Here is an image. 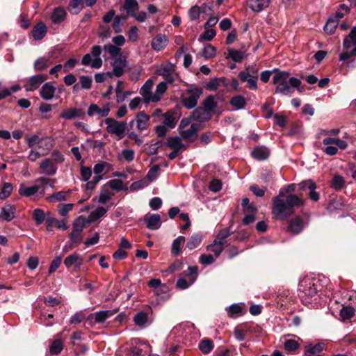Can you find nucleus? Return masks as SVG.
<instances>
[{"label": "nucleus", "instance_id": "f257e3e1", "mask_svg": "<svg viewBox=\"0 0 356 356\" xmlns=\"http://www.w3.org/2000/svg\"><path fill=\"white\" fill-rule=\"evenodd\" d=\"M294 191L295 186L289 184L285 188L280 190L279 195L273 198L272 213L276 219L286 220L294 213L296 207L304 204V200L296 195L289 194L285 196V193H291Z\"/></svg>", "mask_w": 356, "mask_h": 356}, {"label": "nucleus", "instance_id": "f03ea898", "mask_svg": "<svg viewBox=\"0 0 356 356\" xmlns=\"http://www.w3.org/2000/svg\"><path fill=\"white\" fill-rule=\"evenodd\" d=\"M273 72L275 73L273 83L276 86L275 93L284 95H289L291 92L290 86L297 88L300 92L304 90L302 88H300V80L295 77H289V72L281 71L279 69H274Z\"/></svg>", "mask_w": 356, "mask_h": 356}, {"label": "nucleus", "instance_id": "7ed1b4c3", "mask_svg": "<svg viewBox=\"0 0 356 356\" xmlns=\"http://www.w3.org/2000/svg\"><path fill=\"white\" fill-rule=\"evenodd\" d=\"M345 51L339 56L340 60H346L356 56V26L353 27L348 35L344 39Z\"/></svg>", "mask_w": 356, "mask_h": 356}, {"label": "nucleus", "instance_id": "20e7f679", "mask_svg": "<svg viewBox=\"0 0 356 356\" xmlns=\"http://www.w3.org/2000/svg\"><path fill=\"white\" fill-rule=\"evenodd\" d=\"M102 47L95 45L91 48L90 53L83 56L81 63L83 65H90L92 68L99 69L102 65V60L100 57Z\"/></svg>", "mask_w": 356, "mask_h": 356}, {"label": "nucleus", "instance_id": "39448f33", "mask_svg": "<svg viewBox=\"0 0 356 356\" xmlns=\"http://www.w3.org/2000/svg\"><path fill=\"white\" fill-rule=\"evenodd\" d=\"M106 131L111 135H115L118 140L122 139L125 136L127 123L125 121H118L111 118H106Z\"/></svg>", "mask_w": 356, "mask_h": 356}, {"label": "nucleus", "instance_id": "423d86ee", "mask_svg": "<svg viewBox=\"0 0 356 356\" xmlns=\"http://www.w3.org/2000/svg\"><path fill=\"white\" fill-rule=\"evenodd\" d=\"M203 93L202 88L191 86L186 91V95L181 97V102L184 106L188 109L193 108L197 104V100Z\"/></svg>", "mask_w": 356, "mask_h": 356}, {"label": "nucleus", "instance_id": "0eeeda50", "mask_svg": "<svg viewBox=\"0 0 356 356\" xmlns=\"http://www.w3.org/2000/svg\"><path fill=\"white\" fill-rule=\"evenodd\" d=\"M127 61L125 56L120 55L118 58H115L111 64L113 70L107 72L106 73V76L108 78L122 76L124 73V68L127 67Z\"/></svg>", "mask_w": 356, "mask_h": 356}, {"label": "nucleus", "instance_id": "6e6552de", "mask_svg": "<svg viewBox=\"0 0 356 356\" xmlns=\"http://www.w3.org/2000/svg\"><path fill=\"white\" fill-rule=\"evenodd\" d=\"M306 225L307 222H305L301 216H296L289 220L286 232L292 235H297L303 230Z\"/></svg>", "mask_w": 356, "mask_h": 356}, {"label": "nucleus", "instance_id": "1a4fd4ad", "mask_svg": "<svg viewBox=\"0 0 356 356\" xmlns=\"http://www.w3.org/2000/svg\"><path fill=\"white\" fill-rule=\"evenodd\" d=\"M299 187L302 191H308L309 197L314 202L319 200V194L316 191V184L312 180H306L299 184Z\"/></svg>", "mask_w": 356, "mask_h": 356}, {"label": "nucleus", "instance_id": "9d476101", "mask_svg": "<svg viewBox=\"0 0 356 356\" xmlns=\"http://www.w3.org/2000/svg\"><path fill=\"white\" fill-rule=\"evenodd\" d=\"M48 79L46 74H37L29 78L24 85L26 91H33L38 89L40 86Z\"/></svg>", "mask_w": 356, "mask_h": 356}, {"label": "nucleus", "instance_id": "9b49d317", "mask_svg": "<svg viewBox=\"0 0 356 356\" xmlns=\"http://www.w3.org/2000/svg\"><path fill=\"white\" fill-rule=\"evenodd\" d=\"M39 166L41 173L46 175H54L58 170L57 165L50 158L42 160Z\"/></svg>", "mask_w": 356, "mask_h": 356}, {"label": "nucleus", "instance_id": "f8f14e48", "mask_svg": "<svg viewBox=\"0 0 356 356\" xmlns=\"http://www.w3.org/2000/svg\"><path fill=\"white\" fill-rule=\"evenodd\" d=\"M198 124L193 123L188 129L179 130V134L182 139L193 143L197 138Z\"/></svg>", "mask_w": 356, "mask_h": 356}, {"label": "nucleus", "instance_id": "ddd939ff", "mask_svg": "<svg viewBox=\"0 0 356 356\" xmlns=\"http://www.w3.org/2000/svg\"><path fill=\"white\" fill-rule=\"evenodd\" d=\"M46 229L47 232L53 231L54 227L60 229L66 230L68 228L65 220H58L54 217L48 216L46 218Z\"/></svg>", "mask_w": 356, "mask_h": 356}, {"label": "nucleus", "instance_id": "4468645a", "mask_svg": "<svg viewBox=\"0 0 356 356\" xmlns=\"http://www.w3.org/2000/svg\"><path fill=\"white\" fill-rule=\"evenodd\" d=\"M110 112V106L108 104L103 106L102 108L99 107L97 104H91L87 111L88 116L91 117L97 114L99 117H107Z\"/></svg>", "mask_w": 356, "mask_h": 356}, {"label": "nucleus", "instance_id": "2eb2a0df", "mask_svg": "<svg viewBox=\"0 0 356 356\" xmlns=\"http://www.w3.org/2000/svg\"><path fill=\"white\" fill-rule=\"evenodd\" d=\"M83 229V225H81L78 221L73 224L72 230L69 234L70 242L72 244H78L81 241V233Z\"/></svg>", "mask_w": 356, "mask_h": 356}, {"label": "nucleus", "instance_id": "dca6fc26", "mask_svg": "<svg viewBox=\"0 0 356 356\" xmlns=\"http://www.w3.org/2000/svg\"><path fill=\"white\" fill-rule=\"evenodd\" d=\"M64 264L68 268L74 267L75 270H79L83 264V258L81 255L74 253L65 259Z\"/></svg>", "mask_w": 356, "mask_h": 356}, {"label": "nucleus", "instance_id": "f3484780", "mask_svg": "<svg viewBox=\"0 0 356 356\" xmlns=\"http://www.w3.org/2000/svg\"><path fill=\"white\" fill-rule=\"evenodd\" d=\"M16 208L10 204H6L1 208L0 213V219L6 222H10L15 217Z\"/></svg>", "mask_w": 356, "mask_h": 356}, {"label": "nucleus", "instance_id": "a211bd4d", "mask_svg": "<svg viewBox=\"0 0 356 356\" xmlns=\"http://www.w3.org/2000/svg\"><path fill=\"white\" fill-rule=\"evenodd\" d=\"M56 88L52 82L44 83L40 89V95L44 100H51L54 98Z\"/></svg>", "mask_w": 356, "mask_h": 356}, {"label": "nucleus", "instance_id": "6ab92c4d", "mask_svg": "<svg viewBox=\"0 0 356 356\" xmlns=\"http://www.w3.org/2000/svg\"><path fill=\"white\" fill-rule=\"evenodd\" d=\"M211 115L207 111L202 107H198L193 111L191 115V118L193 121L205 122L211 119Z\"/></svg>", "mask_w": 356, "mask_h": 356}, {"label": "nucleus", "instance_id": "aec40b11", "mask_svg": "<svg viewBox=\"0 0 356 356\" xmlns=\"http://www.w3.org/2000/svg\"><path fill=\"white\" fill-rule=\"evenodd\" d=\"M270 0H247L248 6L253 12H261L268 7Z\"/></svg>", "mask_w": 356, "mask_h": 356}, {"label": "nucleus", "instance_id": "412c9836", "mask_svg": "<svg viewBox=\"0 0 356 356\" xmlns=\"http://www.w3.org/2000/svg\"><path fill=\"white\" fill-rule=\"evenodd\" d=\"M144 220L147 224V227L149 229H157L161 225V217L159 214L146 215L144 217Z\"/></svg>", "mask_w": 356, "mask_h": 356}, {"label": "nucleus", "instance_id": "4be33fe9", "mask_svg": "<svg viewBox=\"0 0 356 356\" xmlns=\"http://www.w3.org/2000/svg\"><path fill=\"white\" fill-rule=\"evenodd\" d=\"M85 112L81 108H67L64 110L60 117L66 120H72L76 118H83Z\"/></svg>", "mask_w": 356, "mask_h": 356}, {"label": "nucleus", "instance_id": "5701e85b", "mask_svg": "<svg viewBox=\"0 0 356 356\" xmlns=\"http://www.w3.org/2000/svg\"><path fill=\"white\" fill-rule=\"evenodd\" d=\"M152 87L153 81L148 79L140 88V93L145 103L152 102V99H153V94H152Z\"/></svg>", "mask_w": 356, "mask_h": 356}, {"label": "nucleus", "instance_id": "b1692460", "mask_svg": "<svg viewBox=\"0 0 356 356\" xmlns=\"http://www.w3.org/2000/svg\"><path fill=\"white\" fill-rule=\"evenodd\" d=\"M325 344L319 342L315 345H307L305 347V356H321L320 353L324 349Z\"/></svg>", "mask_w": 356, "mask_h": 356}, {"label": "nucleus", "instance_id": "393cba45", "mask_svg": "<svg viewBox=\"0 0 356 356\" xmlns=\"http://www.w3.org/2000/svg\"><path fill=\"white\" fill-rule=\"evenodd\" d=\"M168 41V38L165 35L159 34L152 39V47L156 51H161L165 47Z\"/></svg>", "mask_w": 356, "mask_h": 356}, {"label": "nucleus", "instance_id": "a878e982", "mask_svg": "<svg viewBox=\"0 0 356 356\" xmlns=\"http://www.w3.org/2000/svg\"><path fill=\"white\" fill-rule=\"evenodd\" d=\"M167 146L172 149L185 150L187 146L181 142V137L171 136L167 138Z\"/></svg>", "mask_w": 356, "mask_h": 356}, {"label": "nucleus", "instance_id": "bb28decb", "mask_svg": "<svg viewBox=\"0 0 356 356\" xmlns=\"http://www.w3.org/2000/svg\"><path fill=\"white\" fill-rule=\"evenodd\" d=\"M149 116L146 115L144 111L139 112L136 117V122L138 129L140 131L145 130L149 124Z\"/></svg>", "mask_w": 356, "mask_h": 356}, {"label": "nucleus", "instance_id": "cd10ccee", "mask_svg": "<svg viewBox=\"0 0 356 356\" xmlns=\"http://www.w3.org/2000/svg\"><path fill=\"white\" fill-rule=\"evenodd\" d=\"M66 11L64 8L59 6L54 9L51 20L54 24H60L66 17Z\"/></svg>", "mask_w": 356, "mask_h": 356}, {"label": "nucleus", "instance_id": "c85d7f7f", "mask_svg": "<svg viewBox=\"0 0 356 356\" xmlns=\"http://www.w3.org/2000/svg\"><path fill=\"white\" fill-rule=\"evenodd\" d=\"M220 86H228L227 80L225 77L211 79V81L207 83L206 88L209 90H217Z\"/></svg>", "mask_w": 356, "mask_h": 356}, {"label": "nucleus", "instance_id": "c756f323", "mask_svg": "<svg viewBox=\"0 0 356 356\" xmlns=\"http://www.w3.org/2000/svg\"><path fill=\"white\" fill-rule=\"evenodd\" d=\"M252 156L256 160L261 161L268 158L270 155L269 149L264 146L255 147L251 153Z\"/></svg>", "mask_w": 356, "mask_h": 356}, {"label": "nucleus", "instance_id": "7c9ffc66", "mask_svg": "<svg viewBox=\"0 0 356 356\" xmlns=\"http://www.w3.org/2000/svg\"><path fill=\"white\" fill-rule=\"evenodd\" d=\"M47 26L44 23L40 22L38 23L33 29L32 33L35 40H39L42 39L47 33Z\"/></svg>", "mask_w": 356, "mask_h": 356}, {"label": "nucleus", "instance_id": "2f4dec72", "mask_svg": "<svg viewBox=\"0 0 356 356\" xmlns=\"http://www.w3.org/2000/svg\"><path fill=\"white\" fill-rule=\"evenodd\" d=\"M118 312V309L113 310H105V311H99L94 314L95 316V322L97 323H101L104 322L107 318L113 316Z\"/></svg>", "mask_w": 356, "mask_h": 356}, {"label": "nucleus", "instance_id": "473e14b6", "mask_svg": "<svg viewBox=\"0 0 356 356\" xmlns=\"http://www.w3.org/2000/svg\"><path fill=\"white\" fill-rule=\"evenodd\" d=\"M238 77L243 82H247L248 87L252 90H256L257 89V79L258 77L250 76V74L244 72H239Z\"/></svg>", "mask_w": 356, "mask_h": 356}, {"label": "nucleus", "instance_id": "72a5a7b5", "mask_svg": "<svg viewBox=\"0 0 356 356\" xmlns=\"http://www.w3.org/2000/svg\"><path fill=\"white\" fill-rule=\"evenodd\" d=\"M40 188V185H33L32 186L26 187L24 184H21L18 190V193L21 196L31 197L35 195Z\"/></svg>", "mask_w": 356, "mask_h": 356}, {"label": "nucleus", "instance_id": "f704fd0d", "mask_svg": "<svg viewBox=\"0 0 356 356\" xmlns=\"http://www.w3.org/2000/svg\"><path fill=\"white\" fill-rule=\"evenodd\" d=\"M71 193V191H61L56 193H53L52 195L48 196L47 197V200L49 202L54 203L57 202L65 201L69 196V194Z\"/></svg>", "mask_w": 356, "mask_h": 356}, {"label": "nucleus", "instance_id": "c9c22d12", "mask_svg": "<svg viewBox=\"0 0 356 356\" xmlns=\"http://www.w3.org/2000/svg\"><path fill=\"white\" fill-rule=\"evenodd\" d=\"M224 248V243L218 242L214 239L211 244L207 245V250L213 252L216 257H218L223 251Z\"/></svg>", "mask_w": 356, "mask_h": 356}, {"label": "nucleus", "instance_id": "e433bc0d", "mask_svg": "<svg viewBox=\"0 0 356 356\" xmlns=\"http://www.w3.org/2000/svg\"><path fill=\"white\" fill-rule=\"evenodd\" d=\"M85 0H71L69 3V11L72 15H77L83 8Z\"/></svg>", "mask_w": 356, "mask_h": 356}, {"label": "nucleus", "instance_id": "4c0bfd02", "mask_svg": "<svg viewBox=\"0 0 356 356\" xmlns=\"http://www.w3.org/2000/svg\"><path fill=\"white\" fill-rule=\"evenodd\" d=\"M123 7L127 15H131L138 10L139 5L137 0H124Z\"/></svg>", "mask_w": 356, "mask_h": 356}, {"label": "nucleus", "instance_id": "58836bf2", "mask_svg": "<svg viewBox=\"0 0 356 356\" xmlns=\"http://www.w3.org/2000/svg\"><path fill=\"white\" fill-rule=\"evenodd\" d=\"M202 108L209 113L217 106V102L215 101L214 96L209 95L202 102Z\"/></svg>", "mask_w": 356, "mask_h": 356}, {"label": "nucleus", "instance_id": "ea45409f", "mask_svg": "<svg viewBox=\"0 0 356 356\" xmlns=\"http://www.w3.org/2000/svg\"><path fill=\"white\" fill-rule=\"evenodd\" d=\"M51 65L49 58L42 57L37 59L34 63V69L36 71H42L47 69Z\"/></svg>", "mask_w": 356, "mask_h": 356}, {"label": "nucleus", "instance_id": "a19ab883", "mask_svg": "<svg viewBox=\"0 0 356 356\" xmlns=\"http://www.w3.org/2000/svg\"><path fill=\"white\" fill-rule=\"evenodd\" d=\"M206 6L204 5L201 7L197 6H194L191 8V9L188 11V15L191 20L193 21H197L200 15L202 13H204L205 11Z\"/></svg>", "mask_w": 356, "mask_h": 356}, {"label": "nucleus", "instance_id": "79ce46f5", "mask_svg": "<svg viewBox=\"0 0 356 356\" xmlns=\"http://www.w3.org/2000/svg\"><path fill=\"white\" fill-rule=\"evenodd\" d=\"M230 104L236 109L240 110L243 108L246 105V101L242 95H236L233 97L230 100Z\"/></svg>", "mask_w": 356, "mask_h": 356}, {"label": "nucleus", "instance_id": "37998d69", "mask_svg": "<svg viewBox=\"0 0 356 356\" xmlns=\"http://www.w3.org/2000/svg\"><path fill=\"white\" fill-rule=\"evenodd\" d=\"M167 90V85L166 82H161L156 86V92L154 94H153V99H152V102H159L161 98V95L166 91Z\"/></svg>", "mask_w": 356, "mask_h": 356}, {"label": "nucleus", "instance_id": "c03bdc74", "mask_svg": "<svg viewBox=\"0 0 356 356\" xmlns=\"http://www.w3.org/2000/svg\"><path fill=\"white\" fill-rule=\"evenodd\" d=\"M199 348L202 353L207 354L213 348V341L208 339H204L200 342Z\"/></svg>", "mask_w": 356, "mask_h": 356}, {"label": "nucleus", "instance_id": "a18cd8bd", "mask_svg": "<svg viewBox=\"0 0 356 356\" xmlns=\"http://www.w3.org/2000/svg\"><path fill=\"white\" fill-rule=\"evenodd\" d=\"M148 315L145 312H139L135 314L134 321L137 326L143 327L147 323Z\"/></svg>", "mask_w": 356, "mask_h": 356}, {"label": "nucleus", "instance_id": "49530a36", "mask_svg": "<svg viewBox=\"0 0 356 356\" xmlns=\"http://www.w3.org/2000/svg\"><path fill=\"white\" fill-rule=\"evenodd\" d=\"M216 49L211 44H207L205 45L201 53V56L205 58H213L216 56Z\"/></svg>", "mask_w": 356, "mask_h": 356}, {"label": "nucleus", "instance_id": "de8ad7c7", "mask_svg": "<svg viewBox=\"0 0 356 356\" xmlns=\"http://www.w3.org/2000/svg\"><path fill=\"white\" fill-rule=\"evenodd\" d=\"M355 309L353 307H343L340 311V318L342 321L349 320L353 317Z\"/></svg>", "mask_w": 356, "mask_h": 356}, {"label": "nucleus", "instance_id": "09e8293b", "mask_svg": "<svg viewBox=\"0 0 356 356\" xmlns=\"http://www.w3.org/2000/svg\"><path fill=\"white\" fill-rule=\"evenodd\" d=\"M201 241L202 236L200 234H193L187 242L186 247L189 250H193L200 245Z\"/></svg>", "mask_w": 356, "mask_h": 356}, {"label": "nucleus", "instance_id": "8fccbe9b", "mask_svg": "<svg viewBox=\"0 0 356 356\" xmlns=\"http://www.w3.org/2000/svg\"><path fill=\"white\" fill-rule=\"evenodd\" d=\"M242 314V307L238 304L231 305L227 309V315L230 318H236Z\"/></svg>", "mask_w": 356, "mask_h": 356}, {"label": "nucleus", "instance_id": "3c124183", "mask_svg": "<svg viewBox=\"0 0 356 356\" xmlns=\"http://www.w3.org/2000/svg\"><path fill=\"white\" fill-rule=\"evenodd\" d=\"M331 186L337 191L341 190L345 186L343 177L339 175H335L332 180Z\"/></svg>", "mask_w": 356, "mask_h": 356}, {"label": "nucleus", "instance_id": "603ef678", "mask_svg": "<svg viewBox=\"0 0 356 356\" xmlns=\"http://www.w3.org/2000/svg\"><path fill=\"white\" fill-rule=\"evenodd\" d=\"M303 293L305 296L312 298L317 293V287L314 283L309 282L308 284H305L303 289Z\"/></svg>", "mask_w": 356, "mask_h": 356}, {"label": "nucleus", "instance_id": "864d4df0", "mask_svg": "<svg viewBox=\"0 0 356 356\" xmlns=\"http://www.w3.org/2000/svg\"><path fill=\"white\" fill-rule=\"evenodd\" d=\"M338 26V21L335 18L330 17L328 19L326 24L324 26V31L328 34L334 33L336 28Z\"/></svg>", "mask_w": 356, "mask_h": 356}, {"label": "nucleus", "instance_id": "5fc2aeb1", "mask_svg": "<svg viewBox=\"0 0 356 356\" xmlns=\"http://www.w3.org/2000/svg\"><path fill=\"white\" fill-rule=\"evenodd\" d=\"M63 349V343L60 339L54 340L50 346L49 351L51 355H58Z\"/></svg>", "mask_w": 356, "mask_h": 356}, {"label": "nucleus", "instance_id": "6e6d98bb", "mask_svg": "<svg viewBox=\"0 0 356 356\" xmlns=\"http://www.w3.org/2000/svg\"><path fill=\"white\" fill-rule=\"evenodd\" d=\"M185 242V237L180 236L175 239L172 245V252L175 256L178 255L180 251V248L182 244Z\"/></svg>", "mask_w": 356, "mask_h": 356}, {"label": "nucleus", "instance_id": "4d7b16f0", "mask_svg": "<svg viewBox=\"0 0 356 356\" xmlns=\"http://www.w3.org/2000/svg\"><path fill=\"white\" fill-rule=\"evenodd\" d=\"M106 211L107 210L103 207H97L96 209H95L90 213L89 216L90 220L93 222L97 220L99 218L104 216L106 214Z\"/></svg>", "mask_w": 356, "mask_h": 356}, {"label": "nucleus", "instance_id": "13d9d810", "mask_svg": "<svg viewBox=\"0 0 356 356\" xmlns=\"http://www.w3.org/2000/svg\"><path fill=\"white\" fill-rule=\"evenodd\" d=\"M33 218L37 225L42 224L44 220H46L44 211L41 209H35L33 213Z\"/></svg>", "mask_w": 356, "mask_h": 356}, {"label": "nucleus", "instance_id": "bf43d9fd", "mask_svg": "<svg viewBox=\"0 0 356 356\" xmlns=\"http://www.w3.org/2000/svg\"><path fill=\"white\" fill-rule=\"evenodd\" d=\"M195 280H196L195 276H193L192 277H190L189 281H186L184 278H179L177 280L176 285H177V288H179L180 289H187L192 284H193Z\"/></svg>", "mask_w": 356, "mask_h": 356}, {"label": "nucleus", "instance_id": "052dcab7", "mask_svg": "<svg viewBox=\"0 0 356 356\" xmlns=\"http://www.w3.org/2000/svg\"><path fill=\"white\" fill-rule=\"evenodd\" d=\"M149 184V181H148L145 177L133 182L130 186L131 191H136L145 187H147Z\"/></svg>", "mask_w": 356, "mask_h": 356}, {"label": "nucleus", "instance_id": "680f3d73", "mask_svg": "<svg viewBox=\"0 0 356 356\" xmlns=\"http://www.w3.org/2000/svg\"><path fill=\"white\" fill-rule=\"evenodd\" d=\"M104 49L108 51L110 54V55L113 57V59L115 58H118L120 55V48L118 47L114 44H106L104 46Z\"/></svg>", "mask_w": 356, "mask_h": 356}, {"label": "nucleus", "instance_id": "e2e57ef3", "mask_svg": "<svg viewBox=\"0 0 356 356\" xmlns=\"http://www.w3.org/2000/svg\"><path fill=\"white\" fill-rule=\"evenodd\" d=\"M13 191V186L10 183H4L0 192V200H3L8 197Z\"/></svg>", "mask_w": 356, "mask_h": 356}, {"label": "nucleus", "instance_id": "0e129e2a", "mask_svg": "<svg viewBox=\"0 0 356 356\" xmlns=\"http://www.w3.org/2000/svg\"><path fill=\"white\" fill-rule=\"evenodd\" d=\"M106 168L108 170L111 168V165L105 161H99L96 163L93 168V171L95 175H99Z\"/></svg>", "mask_w": 356, "mask_h": 356}, {"label": "nucleus", "instance_id": "69168bd1", "mask_svg": "<svg viewBox=\"0 0 356 356\" xmlns=\"http://www.w3.org/2000/svg\"><path fill=\"white\" fill-rule=\"evenodd\" d=\"M163 124L170 129H172L175 127V118L172 113L168 112L164 115Z\"/></svg>", "mask_w": 356, "mask_h": 356}, {"label": "nucleus", "instance_id": "338daca9", "mask_svg": "<svg viewBox=\"0 0 356 356\" xmlns=\"http://www.w3.org/2000/svg\"><path fill=\"white\" fill-rule=\"evenodd\" d=\"M231 234L232 232H230L229 229H222L218 232L215 239L218 242L225 244V239L227 238L231 235Z\"/></svg>", "mask_w": 356, "mask_h": 356}, {"label": "nucleus", "instance_id": "774afa93", "mask_svg": "<svg viewBox=\"0 0 356 356\" xmlns=\"http://www.w3.org/2000/svg\"><path fill=\"white\" fill-rule=\"evenodd\" d=\"M175 71V65L170 63L167 65L162 66L159 70V74L163 76H165L169 74H172Z\"/></svg>", "mask_w": 356, "mask_h": 356}]
</instances>
